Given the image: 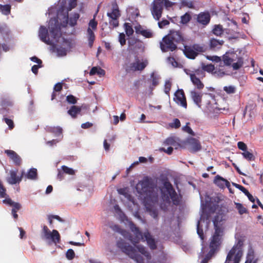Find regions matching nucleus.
Masks as SVG:
<instances>
[{"label": "nucleus", "mask_w": 263, "mask_h": 263, "mask_svg": "<svg viewBox=\"0 0 263 263\" xmlns=\"http://www.w3.org/2000/svg\"><path fill=\"white\" fill-rule=\"evenodd\" d=\"M190 123L187 122L186 125L182 127V130L186 132L191 135L194 136V132L193 131L192 128L189 126Z\"/></svg>", "instance_id": "44"}, {"label": "nucleus", "mask_w": 263, "mask_h": 263, "mask_svg": "<svg viewBox=\"0 0 263 263\" xmlns=\"http://www.w3.org/2000/svg\"><path fill=\"white\" fill-rule=\"evenodd\" d=\"M62 169L64 173L71 175L74 174V171L73 169L69 168L67 166L63 165L62 166Z\"/></svg>", "instance_id": "46"}, {"label": "nucleus", "mask_w": 263, "mask_h": 263, "mask_svg": "<svg viewBox=\"0 0 263 263\" xmlns=\"http://www.w3.org/2000/svg\"><path fill=\"white\" fill-rule=\"evenodd\" d=\"M235 208L240 215L248 213V211L241 203L235 202Z\"/></svg>", "instance_id": "34"}, {"label": "nucleus", "mask_w": 263, "mask_h": 263, "mask_svg": "<svg viewBox=\"0 0 263 263\" xmlns=\"http://www.w3.org/2000/svg\"><path fill=\"white\" fill-rule=\"evenodd\" d=\"M205 51L204 47L199 44H194L192 46H184L183 52L185 55L190 59H195L199 52Z\"/></svg>", "instance_id": "7"}, {"label": "nucleus", "mask_w": 263, "mask_h": 263, "mask_svg": "<svg viewBox=\"0 0 263 263\" xmlns=\"http://www.w3.org/2000/svg\"><path fill=\"white\" fill-rule=\"evenodd\" d=\"M241 155H242L243 158L248 161H254L255 160V156L252 153L248 151V149L241 153Z\"/></svg>", "instance_id": "32"}, {"label": "nucleus", "mask_w": 263, "mask_h": 263, "mask_svg": "<svg viewBox=\"0 0 263 263\" xmlns=\"http://www.w3.org/2000/svg\"><path fill=\"white\" fill-rule=\"evenodd\" d=\"M0 12L4 15H9L11 12V6L8 4L4 5L0 4Z\"/></svg>", "instance_id": "35"}, {"label": "nucleus", "mask_w": 263, "mask_h": 263, "mask_svg": "<svg viewBox=\"0 0 263 263\" xmlns=\"http://www.w3.org/2000/svg\"><path fill=\"white\" fill-rule=\"evenodd\" d=\"M164 143L166 145H171L172 146L174 147L175 149H177L178 147L180 146V144H179L178 142L176 141L175 138L172 137L167 138L165 140Z\"/></svg>", "instance_id": "31"}, {"label": "nucleus", "mask_w": 263, "mask_h": 263, "mask_svg": "<svg viewBox=\"0 0 263 263\" xmlns=\"http://www.w3.org/2000/svg\"><path fill=\"white\" fill-rule=\"evenodd\" d=\"M160 47L163 52L173 51L177 48V45L168 34L163 37L162 42L160 43Z\"/></svg>", "instance_id": "10"}, {"label": "nucleus", "mask_w": 263, "mask_h": 263, "mask_svg": "<svg viewBox=\"0 0 263 263\" xmlns=\"http://www.w3.org/2000/svg\"><path fill=\"white\" fill-rule=\"evenodd\" d=\"M0 34L4 40L10 39L11 31L7 25H0Z\"/></svg>", "instance_id": "26"}, {"label": "nucleus", "mask_w": 263, "mask_h": 263, "mask_svg": "<svg viewBox=\"0 0 263 263\" xmlns=\"http://www.w3.org/2000/svg\"><path fill=\"white\" fill-rule=\"evenodd\" d=\"M141 35L146 38H151L153 36V33L149 30L144 29L141 32Z\"/></svg>", "instance_id": "51"}, {"label": "nucleus", "mask_w": 263, "mask_h": 263, "mask_svg": "<svg viewBox=\"0 0 263 263\" xmlns=\"http://www.w3.org/2000/svg\"><path fill=\"white\" fill-rule=\"evenodd\" d=\"M62 88H63L62 84L61 83H57L54 85L53 90H54V91L60 92L62 90Z\"/></svg>", "instance_id": "61"}, {"label": "nucleus", "mask_w": 263, "mask_h": 263, "mask_svg": "<svg viewBox=\"0 0 263 263\" xmlns=\"http://www.w3.org/2000/svg\"><path fill=\"white\" fill-rule=\"evenodd\" d=\"M51 131L52 133H54L56 135L59 136V135H62L63 129L61 127L58 126V127H55L52 128Z\"/></svg>", "instance_id": "56"}, {"label": "nucleus", "mask_w": 263, "mask_h": 263, "mask_svg": "<svg viewBox=\"0 0 263 263\" xmlns=\"http://www.w3.org/2000/svg\"><path fill=\"white\" fill-rule=\"evenodd\" d=\"M191 81L194 86L198 90H201L203 88L204 84L200 80L199 78L196 77L194 74H189Z\"/></svg>", "instance_id": "24"}, {"label": "nucleus", "mask_w": 263, "mask_h": 263, "mask_svg": "<svg viewBox=\"0 0 263 263\" xmlns=\"http://www.w3.org/2000/svg\"><path fill=\"white\" fill-rule=\"evenodd\" d=\"M124 26L127 35L128 36L132 35L134 33V30L130 24L128 23H125L124 24Z\"/></svg>", "instance_id": "40"}, {"label": "nucleus", "mask_w": 263, "mask_h": 263, "mask_svg": "<svg viewBox=\"0 0 263 263\" xmlns=\"http://www.w3.org/2000/svg\"><path fill=\"white\" fill-rule=\"evenodd\" d=\"M243 241L239 239L229 252L224 263H239L242 255V247Z\"/></svg>", "instance_id": "6"}, {"label": "nucleus", "mask_w": 263, "mask_h": 263, "mask_svg": "<svg viewBox=\"0 0 263 263\" xmlns=\"http://www.w3.org/2000/svg\"><path fill=\"white\" fill-rule=\"evenodd\" d=\"M107 16L109 19L119 18L121 14L117 3L114 2L111 5V12H107Z\"/></svg>", "instance_id": "21"}, {"label": "nucleus", "mask_w": 263, "mask_h": 263, "mask_svg": "<svg viewBox=\"0 0 263 263\" xmlns=\"http://www.w3.org/2000/svg\"><path fill=\"white\" fill-rule=\"evenodd\" d=\"M190 95L195 104H196L198 107H200L201 106L202 97L203 93L194 90L191 91Z\"/></svg>", "instance_id": "23"}, {"label": "nucleus", "mask_w": 263, "mask_h": 263, "mask_svg": "<svg viewBox=\"0 0 263 263\" xmlns=\"http://www.w3.org/2000/svg\"><path fill=\"white\" fill-rule=\"evenodd\" d=\"M17 170L13 171L11 170L9 172L10 176L6 178V180L8 183L10 184H15L17 183H20L25 174L24 171H22L21 175L20 176H17Z\"/></svg>", "instance_id": "14"}, {"label": "nucleus", "mask_w": 263, "mask_h": 263, "mask_svg": "<svg viewBox=\"0 0 263 263\" xmlns=\"http://www.w3.org/2000/svg\"><path fill=\"white\" fill-rule=\"evenodd\" d=\"M151 11L153 17L159 21L162 16L163 7L161 0H154L151 5Z\"/></svg>", "instance_id": "11"}, {"label": "nucleus", "mask_w": 263, "mask_h": 263, "mask_svg": "<svg viewBox=\"0 0 263 263\" xmlns=\"http://www.w3.org/2000/svg\"><path fill=\"white\" fill-rule=\"evenodd\" d=\"M147 64L148 62L147 60L140 62L138 58L136 57L135 62L130 63L129 65L126 67L125 70L127 72L142 71L146 67Z\"/></svg>", "instance_id": "12"}, {"label": "nucleus", "mask_w": 263, "mask_h": 263, "mask_svg": "<svg viewBox=\"0 0 263 263\" xmlns=\"http://www.w3.org/2000/svg\"><path fill=\"white\" fill-rule=\"evenodd\" d=\"M57 51L58 54L59 55H61V56L66 55V53H67L66 50L64 48H63L62 47L58 48L57 49Z\"/></svg>", "instance_id": "59"}, {"label": "nucleus", "mask_w": 263, "mask_h": 263, "mask_svg": "<svg viewBox=\"0 0 263 263\" xmlns=\"http://www.w3.org/2000/svg\"><path fill=\"white\" fill-rule=\"evenodd\" d=\"M180 126V120L177 118L174 119L173 122L170 123V127L176 129L179 128Z\"/></svg>", "instance_id": "43"}, {"label": "nucleus", "mask_w": 263, "mask_h": 263, "mask_svg": "<svg viewBox=\"0 0 263 263\" xmlns=\"http://www.w3.org/2000/svg\"><path fill=\"white\" fill-rule=\"evenodd\" d=\"M109 24L114 28L118 27L119 26L118 18L109 19Z\"/></svg>", "instance_id": "57"}, {"label": "nucleus", "mask_w": 263, "mask_h": 263, "mask_svg": "<svg viewBox=\"0 0 263 263\" xmlns=\"http://www.w3.org/2000/svg\"><path fill=\"white\" fill-rule=\"evenodd\" d=\"M156 186L154 179L146 176L138 183L136 189L139 193L143 195L147 200L152 202H157L158 200V194L155 191Z\"/></svg>", "instance_id": "3"}, {"label": "nucleus", "mask_w": 263, "mask_h": 263, "mask_svg": "<svg viewBox=\"0 0 263 263\" xmlns=\"http://www.w3.org/2000/svg\"><path fill=\"white\" fill-rule=\"evenodd\" d=\"M197 232L201 239L203 240L204 239L203 231L202 229L200 228L199 227V221L198 222L197 226Z\"/></svg>", "instance_id": "52"}, {"label": "nucleus", "mask_w": 263, "mask_h": 263, "mask_svg": "<svg viewBox=\"0 0 263 263\" xmlns=\"http://www.w3.org/2000/svg\"><path fill=\"white\" fill-rule=\"evenodd\" d=\"M87 37L88 39V46L90 48H92L96 36L93 31L90 28H87Z\"/></svg>", "instance_id": "27"}, {"label": "nucleus", "mask_w": 263, "mask_h": 263, "mask_svg": "<svg viewBox=\"0 0 263 263\" xmlns=\"http://www.w3.org/2000/svg\"><path fill=\"white\" fill-rule=\"evenodd\" d=\"M173 100L177 104L184 108H187L186 97L183 89H179L175 92Z\"/></svg>", "instance_id": "13"}, {"label": "nucleus", "mask_w": 263, "mask_h": 263, "mask_svg": "<svg viewBox=\"0 0 263 263\" xmlns=\"http://www.w3.org/2000/svg\"><path fill=\"white\" fill-rule=\"evenodd\" d=\"M223 43L224 41L222 40L211 39L210 41V47L213 50H216L221 48Z\"/></svg>", "instance_id": "25"}, {"label": "nucleus", "mask_w": 263, "mask_h": 263, "mask_svg": "<svg viewBox=\"0 0 263 263\" xmlns=\"http://www.w3.org/2000/svg\"><path fill=\"white\" fill-rule=\"evenodd\" d=\"M214 183L221 189L224 188L225 186L228 188L230 186V182L218 175L215 177Z\"/></svg>", "instance_id": "22"}, {"label": "nucleus", "mask_w": 263, "mask_h": 263, "mask_svg": "<svg viewBox=\"0 0 263 263\" xmlns=\"http://www.w3.org/2000/svg\"><path fill=\"white\" fill-rule=\"evenodd\" d=\"M191 20V16L188 13H185L184 15L181 16L180 22L182 24H186L189 23Z\"/></svg>", "instance_id": "41"}, {"label": "nucleus", "mask_w": 263, "mask_h": 263, "mask_svg": "<svg viewBox=\"0 0 263 263\" xmlns=\"http://www.w3.org/2000/svg\"><path fill=\"white\" fill-rule=\"evenodd\" d=\"M210 20L211 16L208 11L200 12L197 16V22L203 26L208 25Z\"/></svg>", "instance_id": "17"}, {"label": "nucleus", "mask_w": 263, "mask_h": 263, "mask_svg": "<svg viewBox=\"0 0 263 263\" xmlns=\"http://www.w3.org/2000/svg\"><path fill=\"white\" fill-rule=\"evenodd\" d=\"M96 14L93 16V18L91 19L88 23V28H90L92 31L96 30L97 28L98 22L95 20Z\"/></svg>", "instance_id": "39"}, {"label": "nucleus", "mask_w": 263, "mask_h": 263, "mask_svg": "<svg viewBox=\"0 0 263 263\" xmlns=\"http://www.w3.org/2000/svg\"><path fill=\"white\" fill-rule=\"evenodd\" d=\"M223 90L228 94L234 93L236 91V88L233 86H224Z\"/></svg>", "instance_id": "45"}, {"label": "nucleus", "mask_w": 263, "mask_h": 263, "mask_svg": "<svg viewBox=\"0 0 263 263\" xmlns=\"http://www.w3.org/2000/svg\"><path fill=\"white\" fill-rule=\"evenodd\" d=\"M43 237L46 240H51L55 244L60 243L61 236L59 232L56 230H53L51 232L47 226H44L43 228Z\"/></svg>", "instance_id": "8"}, {"label": "nucleus", "mask_w": 263, "mask_h": 263, "mask_svg": "<svg viewBox=\"0 0 263 263\" xmlns=\"http://www.w3.org/2000/svg\"><path fill=\"white\" fill-rule=\"evenodd\" d=\"M117 246L118 248L127 255L130 258L134 259L137 263H144V259L138 252L143 255L147 259L151 258L150 253L147 251L145 248L142 246H137L138 251L133 247L124 241L123 239L117 242Z\"/></svg>", "instance_id": "2"}, {"label": "nucleus", "mask_w": 263, "mask_h": 263, "mask_svg": "<svg viewBox=\"0 0 263 263\" xmlns=\"http://www.w3.org/2000/svg\"><path fill=\"white\" fill-rule=\"evenodd\" d=\"M50 23V24L49 26V28L51 36L54 39L60 37L61 36V28L58 24V22L55 21L54 24L53 25H52L51 23Z\"/></svg>", "instance_id": "20"}, {"label": "nucleus", "mask_w": 263, "mask_h": 263, "mask_svg": "<svg viewBox=\"0 0 263 263\" xmlns=\"http://www.w3.org/2000/svg\"><path fill=\"white\" fill-rule=\"evenodd\" d=\"M233 185L236 188H237V189H239L240 191H241L245 194H246L248 192V191L245 187H243V186H242L240 184H237L235 183H233Z\"/></svg>", "instance_id": "58"}, {"label": "nucleus", "mask_w": 263, "mask_h": 263, "mask_svg": "<svg viewBox=\"0 0 263 263\" xmlns=\"http://www.w3.org/2000/svg\"><path fill=\"white\" fill-rule=\"evenodd\" d=\"M5 153L13 161L15 165L19 166L22 164V160L21 157L14 151L7 149L5 151Z\"/></svg>", "instance_id": "15"}, {"label": "nucleus", "mask_w": 263, "mask_h": 263, "mask_svg": "<svg viewBox=\"0 0 263 263\" xmlns=\"http://www.w3.org/2000/svg\"><path fill=\"white\" fill-rule=\"evenodd\" d=\"M112 230L120 233L126 239L130 241L134 245L138 243L141 240L143 241H146L149 248L152 250H156L157 248L156 241L150 232L146 230L142 233L134 223L130 224V229L134 233L133 236L130 233L126 230H122L120 226L115 224L111 227Z\"/></svg>", "instance_id": "1"}, {"label": "nucleus", "mask_w": 263, "mask_h": 263, "mask_svg": "<svg viewBox=\"0 0 263 263\" xmlns=\"http://www.w3.org/2000/svg\"><path fill=\"white\" fill-rule=\"evenodd\" d=\"M168 35L176 45L179 43L183 44L185 41L184 37L180 31L170 30Z\"/></svg>", "instance_id": "16"}, {"label": "nucleus", "mask_w": 263, "mask_h": 263, "mask_svg": "<svg viewBox=\"0 0 263 263\" xmlns=\"http://www.w3.org/2000/svg\"><path fill=\"white\" fill-rule=\"evenodd\" d=\"M25 177L30 180H35L37 178V170L35 168H30L26 174H24Z\"/></svg>", "instance_id": "28"}, {"label": "nucleus", "mask_w": 263, "mask_h": 263, "mask_svg": "<svg viewBox=\"0 0 263 263\" xmlns=\"http://www.w3.org/2000/svg\"><path fill=\"white\" fill-rule=\"evenodd\" d=\"M202 68L204 70V72L206 71L209 73H211L213 74L214 71L215 70V66L214 65L212 64L204 65L203 64H202Z\"/></svg>", "instance_id": "37"}, {"label": "nucleus", "mask_w": 263, "mask_h": 263, "mask_svg": "<svg viewBox=\"0 0 263 263\" xmlns=\"http://www.w3.org/2000/svg\"><path fill=\"white\" fill-rule=\"evenodd\" d=\"M81 111V107L73 105L68 110V114L71 116L73 118H75L77 117L78 114H80Z\"/></svg>", "instance_id": "29"}, {"label": "nucleus", "mask_w": 263, "mask_h": 263, "mask_svg": "<svg viewBox=\"0 0 263 263\" xmlns=\"http://www.w3.org/2000/svg\"><path fill=\"white\" fill-rule=\"evenodd\" d=\"M162 1V5L163 7L164 5L166 7H172L173 5V4L172 2H170L169 0H161Z\"/></svg>", "instance_id": "62"}, {"label": "nucleus", "mask_w": 263, "mask_h": 263, "mask_svg": "<svg viewBox=\"0 0 263 263\" xmlns=\"http://www.w3.org/2000/svg\"><path fill=\"white\" fill-rule=\"evenodd\" d=\"M223 65H222V62L220 63L218 67H215V70L213 73V75L218 77H222L226 74L224 69L222 68Z\"/></svg>", "instance_id": "30"}, {"label": "nucleus", "mask_w": 263, "mask_h": 263, "mask_svg": "<svg viewBox=\"0 0 263 263\" xmlns=\"http://www.w3.org/2000/svg\"><path fill=\"white\" fill-rule=\"evenodd\" d=\"M212 31L213 34H214L216 36H221L223 33V29L222 25H215Z\"/></svg>", "instance_id": "36"}, {"label": "nucleus", "mask_w": 263, "mask_h": 263, "mask_svg": "<svg viewBox=\"0 0 263 263\" xmlns=\"http://www.w3.org/2000/svg\"><path fill=\"white\" fill-rule=\"evenodd\" d=\"M11 206H12V210H14L16 212L21 208V205L19 203L15 202H13Z\"/></svg>", "instance_id": "63"}, {"label": "nucleus", "mask_w": 263, "mask_h": 263, "mask_svg": "<svg viewBox=\"0 0 263 263\" xmlns=\"http://www.w3.org/2000/svg\"><path fill=\"white\" fill-rule=\"evenodd\" d=\"M190 145V151L191 153H196L201 149L202 146L198 140L195 138H190L187 140Z\"/></svg>", "instance_id": "18"}, {"label": "nucleus", "mask_w": 263, "mask_h": 263, "mask_svg": "<svg viewBox=\"0 0 263 263\" xmlns=\"http://www.w3.org/2000/svg\"><path fill=\"white\" fill-rule=\"evenodd\" d=\"M151 78L152 79V85L154 87L158 85L159 84V78L155 76L154 73H152Z\"/></svg>", "instance_id": "55"}, {"label": "nucleus", "mask_w": 263, "mask_h": 263, "mask_svg": "<svg viewBox=\"0 0 263 263\" xmlns=\"http://www.w3.org/2000/svg\"><path fill=\"white\" fill-rule=\"evenodd\" d=\"M215 232L210 240L209 251L201 260V263H208L212 257L219 250L222 243L223 231L218 225V221L215 219L213 221Z\"/></svg>", "instance_id": "4"}, {"label": "nucleus", "mask_w": 263, "mask_h": 263, "mask_svg": "<svg viewBox=\"0 0 263 263\" xmlns=\"http://www.w3.org/2000/svg\"><path fill=\"white\" fill-rule=\"evenodd\" d=\"M171 86H172V83H171V81L166 80L165 82L164 89V92L166 95H169L170 91L171 89Z\"/></svg>", "instance_id": "42"}, {"label": "nucleus", "mask_w": 263, "mask_h": 263, "mask_svg": "<svg viewBox=\"0 0 263 263\" xmlns=\"http://www.w3.org/2000/svg\"><path fill=\"white\" fill-rule=\"evenodd\" d=\"M80 17V15L78 13H74L68 19L69 24L70 26L73 27L77 25V21Z\"/></svg>", "instance_id": "33"}, {"label": "nucleus", "mask_w": 263, "mask_h": 263, "mask_svg": "<svg viewBox=\"0 0 263 263\" xmlns=\"http://www.w3.org/2000/svg\"><path fill=\"white\" fill-rule=\"evenodd\" d=\"M74 256H75V253H74V251L72 249H69L67 250L66 254V256L68 259L71 260V259H73L74 257Z\"/></svg>", "instance_id": "49"}, {"label": "nucleus", "mask_w": 263, "mask_h": 263, "mask_svg": "<svg viewBox=\"0 0 263 263\" xmlns=\"http://www.w3.org/2000/svg\"><path fill=\"white\" fill-rule=\"evenodd\" d=\"M39 36L40 40L44 43L47 45L52 44V42L48 36V30L45 27L43 26L40 27L39 31Z\"/></svg>", "instance_id": "19"}, {"label": "nucleus", "mask_w": 263, "mask_h": 263, "mask_svg": "<svg viewBox=\"0 0 263 263\" xmlns=\"http://www.w3.org/2000/svg\"><path fill=\"white\" fill-rule=\"evenodd\" d=\"M3 120L8 125L9 128L10 130L14 128V122L12 120L7 118H4L3 119Z\"/></svg>", "instance_id": "50"}, {"label": "nucleus", "mask_w": 263, "mask_h": 263, "mask_svg": "<svg viewBox=\"0 0 263 263\" xmlns=\"http://www.w3.org/2000/svg\"><path fill=\"white\" fill-rule=\"evenodd\" d=\"M238 148L242 151L243 152L248 149V146L243 142L239 141L237 143Z\"/></svg>", "instance_id": "53"}, {"label": "nucleus", "mask_w": 263, "mask_h": 263, "mask_svg": "<svg viewBox=\"0 0 263 263\" xmlns=\"http://www.w3.org/2000/svg\"><path fill=\"white\" fill-rule=\"evenodd\" d=\"M169 24L170 22L167 20H162L161 21L158 22V26L160 28H163Z\"/></svg>", "instance_id": "60"}, {"label": "nucleus", "mask_w": 263, "mask_h": 263, "mask_svg": "<svg viewBox=\"0 0 263 263\" xmlns=\"http://www.w3.org/2000/svg\"><path fill=\"white\" fill-rule=\"evenodd\" d=\"M66 101L69 104H75L77 102V98L73 95H70L66 97Z\"/></svg>", "instance_id": "47"}, {"label": "nucleus", "mask_w": 263, "mask_h": 263, "mask_svg": "<svg viewBox=\"0 0 263 263\" xmlns=\"http://www.w3.org/2000/svg\"><path fill=\"white\" fill-rule=\"evenodd\" d=\"M7 196L6 189L0 180V197L5 198Z\"/></svg>", "instance_id": "48"}, {"label": "nucleus", "mask_w": 263, "mask_h": 263, "mask_svg": "<svg viewBox=\"0 0 263 263\" xmlns=\"http://www.w3.org/2000/svg\"><path fill=\"white\" fill-rule=\"evenodd\" d=\"M163 185L164 187L167 190V192L170 195V198L172 200L173 204L175 205H179L181 202V196H179L177 195L172 184L168 181H164Z\"/></svg>", "instance_id": "9"}, {"label": "nucleus", "mask_w": 263, "mask_h": 263, "mask_svg": "<svg viewBox=\"0 0 263 263\" xmlns=\"http://www.w3.org/2000/svg\"><path fill=\"white\" fill-rule=\"evenodd\" d=\"M189 74H194L196 77L199 78V79H203L205 76V72L202 68L201 69H196L194 73H191Z\"/></svg>", "instance_id": "38"}, {"label": "nucleus", "mask_w": 263, "mask_h": 263, "mask_svg": "<svg viewBox=\"0 0 263 263\" xmlns=\"http://www.w3.org/2000/svg\"><path fill=\"white\" fill-rule=\"evenodd\" d=\"M119 42L121 46H123L126 44L125 35L124 33H120L119 35Z\"/></svg>", "instance_id": "54"}, {"label": "nucleus", "mask_w": 263, "mask_h": 263, "mask_svg": "<svg viewBox=\"0 0 263 263\" xmlns=\"http://www.w3.org/2000/svg\"><path fill=\"white\" fill-rule=\"evenodd\" d=\"M223 64L226 66H231L234 70L239 69L243 65V59L234 52H226L222 56Z\"/></svg>", "instance_id": "5"}, {"label": "nucleus", "mask_w": 263, "mask_h": 263, "mask_svg": "<svg viewBox=\"0 0 263 263\" xmlns=\"http://www.w3.org/2000/svg\"><path fill=\"white\" fill-rule=\"evenodd\" d=\"M42 66L41 65H33L31 68V70L33 73L35 74H37L38 73V69L39 68L41 67Z\"/></svg>", "instance_id": "64"}]
</instances>
